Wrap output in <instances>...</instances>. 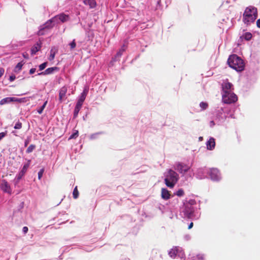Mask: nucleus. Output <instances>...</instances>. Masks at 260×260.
Wrapping results in <instances>:
<instances>
[{
    "label": "nucleus",
    "mask_w": 260,
    "mask_h": 260,
    "mask_svg": "<svg viewBox=\"0 0 260 260\" xmlns=\"http://www.w3.org/2000/svg\"><path fill=\"white\" fill-rule=\"evenodd\" d=\"M69 19V15L63 13L54 16L51 19L47 21L43 26H41L42 28L39 30L38 33V35H44L45 34L44 31H45L46 29H49L51 27H52L55 23H59V21L61 22H64L67 21Z\"/></svg>",
    "instance_id": "1"
},
{
    "label": "nucleus",
    "mask_w": 260,
    "mask_h": 260,
    "mask_svg": "<svg viewBox=\"0 0 260 260\" xmlns=\"http://www.w3.org/2000/svg\"><path fill=\"white\" fill-rule=\"evenodd\" d=\"M258 16L257 9L254 6L246 7L243 14V22L247 25L253 23Z\"/></svg>",
    "instance_id": "2"
},
{
    "label": "nucleus",
    "mask_w": 260,
    "mask_h": 260,
    "mask_svg": "<svg viewBox=\"0 0 260 260\" xmlns=\"http://www.w3.org/2000/svg\"><path fill=\"white\" fill-rule=\"evenodd\" d=\"M228 63L231 68L237 72H241L244 70V61L236 54H232L229 56Z\"/></svg>",
    "instance_id": "3"
},
{
    "label": "nucleus",
    "mask_w": 260,
    "mask_h": 260,
    "mask_svg": "<svg viewBox=\"0 0 260 260\" xmlns=\"http://www.w3.org/2000/svg\"><path fill=\"white\" fill-rule=\"evenodd\" d=\"M165 184L169 188H172L178 182L179 175L172 169H168L164 173Z\"/></svg>",
    "instance_id": "4"
},
{
    "label": "nucleus",
    "mask_w": 260,
    "mask_h": 260,
    "mask_svg": "<svg viewBox=\"0 0 260 260\" xmlns=\"http://www.w3.org/2000/svg\"><path fill=\"white\" fill-rule=\"evenodd\" d=\"M181 214L184 217L191 219H197L200 217V213L194 211L193 206L189 204H186L183 209Z\"/></svg>",
    "instance_id": "5"
},
{
    "label": "nucleus",
    "mask_w": 260,
    "mask_h": 260,
    "mask_svg": "<svg viewBox=\"0 0 260 260\" xmlns=\"http://www.w3.org/2000/svg\"><path fill=\"white\" fill-rule=\"evenodd\" d=\"M222 100L225 104L234 103L238 100V97L233 92H230L225 93H222Z\"/></svg>",
    "instance_id": "6"
},
{
    "label": "nucleus",
    "mask_w": 260,
    "mask_h": 260,
    "mask_svg": "<svg viewBox=\"0 0 260 260\" xmlns=\"http://www.w3.org/2000/svg\"><path fill=\"white\" fill-rule=\"evenodd\" d=\"M168 254L172 258H175L176 256H178L181 258L185 257V254L182 248L178 246L172 248L169 250Z\"/></svg>",
    "instance_id": "7"
},
{
    "label": "nucleus",
    "mask_w": 260,
    "mask_h": 260,
    "mask_svg": "<svg viewBox=\"0 0 260 260\" xmlns=\"http://www.w3.org/2000/svg\"><path fill=\"white\" fill-rule=\"evenodd\" d=\"M211 174V169L206 168H202L198 169L195 173L197 178L202 179L206 178L208 175Z\"/></svg>",
    "instance_id": "8"
},
{
    "label": "nucleus",
    "mask_w": 260,
    "mask_h": 260,
    "mask_svg": "<svg viewBox=\"0 0 260 260\" xmlns=\"http://www.w3.org/2000/svg\"><path fill=\"white\" fill-rule=\"evenodd\" d=\"M174 168L175 170L178 171L182 175H184L190 169L189 166L179 162L175 163Z\"/></svg>",
    "instance_id": "9"
},
{
    "label": "nucleus",
    "mask_w": 260,
    "mask_h": 260,
    "mask_svg": "<svg viewBox=\"0 0 260 260\" xmlns=\"http://www.w3.org/2000/svg\"><path fill=\"white\" fill-rule=\"evenodd\" d=\"M30 160H28L27 162L23 166L20 171L17 174L16 176L15 180H16L15 185L17 184L19 180L21 179V178L25 175L26 172L29 166L30 165Z\"/></svg>",
    "instance_id": "10"
},
{
    "label": "nucleus",
    "mask_w": 260,
    "mask_h": 260,
    "mask_svg": "<svg viewBox=\"0 0 260 260\" xmlns=\"http://www.w3.org/2000/svg\"><path fill=\"white\" fill-rule=\"evenodd\" d=\"M0 188L5 193H7L9 195L12 194V189L9 184V183L5 179H3L1 181L0 184Z\"/></svg>",
    "instance_id": "11"
},
{
    "label": "nucleus",
    "mask_w": 260,
    "mask_h": 260,
    "mask_svg": "<svg viewBox=\"0 0 260 260\" xmlns=\"http://www.w3.org/2000/svg\"><path fill=\"white\" fill-rule=\"evenodd\" d=\"M222 93H225L233 92L234 90L233 85L229 82L228 80H226L223 82L222 83Z\"/></svg>",
    "instance_id": "12"
},
{
    "label": "nucleus",
    "mask_w": 260,
    "mask_h": 260,
    "mask_svg": "<svg viewBox=\"0 0 260 260\" xmlns=\"http://www.w3.org/2000/svg\"><path fill=\"white\" fill-rule=\"evenodd\" d=\"M88 92V88L85 87L84 88L83 92L81 93L77 101V103L83 105V103L85 100L87 94Z\"/></svg>",
    "instance_id": "13"
},
{
    "label": "nucleus",
    "mask_w": 260,
    "mask_h": 260,
    "mask_svg": "<svg viewBox=\"0 0 260 260\" xmlns=\"http://www.w3.org/2000/svg\"><path fill=\"white\" fill-rule=\"evenodd\" d=\"M20 100L14 97H7L3 99L0 101V105H4L13 102H19Z\"/></svg>",
    "instance_id": "14"
},
{
    "label": "nucleus",
    "mask_w": 260,
    "mask_h": 260,
    "mask_svg": "<svg viewBox=\"0 0 260 260\" xmlns=\"http://www.w3.org/2000/svg\"><path fill=\"white\" fill-rule=\"evenodd\" d=\"M221 179V174L217 169L212 168V180L218 181Z\"/></svg>",
    "instance_id": "15"
},
{
    "label": "nucleus",
    "mask_w": 260,
    "mask_h": 260,
    "mask_svg": "<svg viewBox=\"0 0 260 260\" xmlns=\"http://www.w3.org/2000/svg\"><path fill=\"white\" fill-rule=\"evenodd\" d=\"M68 90V88L67 86H64L62 87L59 90V100L60 102H61L65 98L67 92Z\"/></svg>",
    "instance_id": "16"
},
{
    "label": "nucleus",
    "mask_w": 260,
    "mask_h": 260,
    "mask_svg": "<svg viewBox=\"0 0 260 260\" xmlns=\"http://www.w3.org/2000/svg\"><path fill=\"white\" fill-rule=\"evenodd\" d=\"M58 70V68H57L56 67L49 68L47 69L46 70H45L44 72L39 73L38 75L51 74L53 73L54 71H57Z\"/></svg>",
    "instance_id": "17"
},
{
    "label": "nucleus",
    "mask_w": 260,
    "mask_h": 260,
    "mask_svg": "<svg viewBox=\"0 0 260 260\" xmlns=\"http://www.w3.org/2000/svg\"><path fill=\"white\" fill-rule=\"evenodd\" d=\"M126 49V46L123 45L121 48L119 49V50L118 51V52L116 53V55L112 58V60L113 61H116L117 59V58H119L121 57L122 54H123V52L125 51Z\"/></svg>",
    "instance_id": "18"
},
{
    "label": "nucleus",
    "mask_w": 260,
    "mask_h": 260,
    "mask_svg": "<svg viewBox=\"0 0 260 260\" xmlns=\"http://www.w3.org/2000/svg\"><path fill=\"white\" fill-rule=\"evenodd\" d=\"M161 196L163 199L165 200H168L170 198V192L167 189L163 188L161 189Z\"/></svg>",
    "instance_id": "19"
},
{
    "label": "nucleus",
    "mask_w": 260,
    "mask_h": 260,
    "mask_svg": "<svg viewBox=\"0 0 260 260\" xmlns=\"http://www.w3.org/2000/svg\"><path fill=\"white\" fill-rule=\"evenodd\" d=\"M57 52V49L55 47L51 48L50 52V55L48 57V59L50 61H52L54 59L55 55Z\"/></svg>",
    "instance_id": "20"
},
{
    "label": "nucleus",
    "mask_w": 260,
    "mask_h": 260,
    "mask_svg": "<svg viewBox=\"0 0 260 260\" xmlns=\"http://www.w3.org/2000/svg\"><path fill=\"white\" fill-rule=\"evenodd\" d=\"M83 3L85 5L89 6L91 9L95 8L96 5L95 0H84Z\"/></svg>",
    "instance_id": "21"
},
{
    "label": "nucleus",
    "mask_w": 260,
    "mask_h": 260,
    "mask_svg": "<svg viewBox=\"0 0 260 260\" xmlns=\"http://www.w3.org/2000/svg\"><path fill=\"white\" fill-rule=\"evenodd\" d=\"M82 105L77 103L74 111V117L75 118L78 116L79 111L80 110Z\"/></svg>",
    "instance_id": "22"
},
{
    "label": "nucleus",
    "mask_w": 260,
    "mask_h": 260,
    "mask_svg": "<svg viewBox=\"0 0 260 260\" xmlns=\"http://www.w3.org/2000/svg\"><path fill=\"white\" fill-rule=\"evenodd\" d=\"M41 48V45L37 43L35 45H34L31 49V53L32 55L35 54L36 52H37Z\"/></svg>",
    "instance_id": "23"
},
{
    "label": "nucleus",
    "mask_w": 260,
    "mask_h": 260,
    "mask_svg": "<svg viewBox=\"0 0 260 260\" xmlns=\"http://www.w3.org/2000/svg\"><path fill=\"white\" fill-rule=\"evenodd\" d=\"M24 64V62L23 61H20L16 66L14 69V71L16 73L19 72L21 69L22 67Z\"/></svg>",
    "instance_id": "24"
},
{
    "label": "nucleus",
    "mask_w": 260,
    "mask_h": 260,
    "mask_svg": "<svg viewBox=\"0 0 260 260\" xmlns=\"http://www.w3.org/2000/svg\"><path fill=\"white\" fill-rule=\"evenodd\" d=\"M252 38V34L250 32H246L241 37V38L244 39L245 40L249 41Z\"/></svg>",
    "instance_id": "25"
},
{
    "label": "nucleus",
    "mask_w": 260,
    "mask_h": 260,
    "mask_svg": "<svg viewBox=\"0 0 260 260\" xmlns=\"http://www.w3.org/2000/svg\"><path fill=\"white\" fill-rule=\"evenodd\" d=\"M204 255L202 254H198L192 257V260H204Z\"/></svg>",
    "instance_id": "26"
},
{
    "label": "nucleus",
    "mask_w": 260,
    "mask_h": 260,
    "mask_svg": "<svg viewBox=\"0 0 260 260\" xmlns=\"http://www.w3.org/2000/svg\"><path fill=\"white\" fill-rule=\"evenodd\" d=\"M78 131L77 130H74L73 133L70 136L69 140L76 139L78 137Z\"/></svg>",
    "instance_id": "27"
},
{
    "label": "nucleus",
    "mask_w": 260,
    "mask_h": 260,
    "mask_svg": "<svg viewBox=\"0 0 260 260\" xmlns=\"http://www.w3.org/2000/svg\"><path fill=\"white\" fill-rule=\"evenodd\" d=\"M47 101H45L44 104L37 110V112L39 114H41L42 113L44 108H45L47 104Z\"/></svg>",
    "instance_id": "28"
},
{
    "label": "nucleus",
    "mask_w": 260,
    "mask_h": 260,
    "mask_svg": "<svg viewBox=\"0 0 260 260\" xmlns=\"http://www.w3.org/2000/svg\"><path fill=\"white\" fill-rule=\"evenodd\" d=\"M200 107L202 110H204L207 108L208 105L206 102H202L200 104Z\"/></svg>",
    "instance_id": "29"
},
{
    "label": "nucleus",
    "mask_w": 260,
    "mask_h": 260,
    "mask_svg": "<svg viewBox=\"0 0 260 260\" xmlns=\"http://www.w3.org/2000/svg\"><path fill=\"white\" fill-rule=\"evenodd\" d=\"M36 148V146L35 145H30L27 149L26 152V153H29L30 152H31L35 148Z\"/></svg>",
    "instance_id": "30"
},
{
    "label": "nucleus",
    "mask_w": 260,
    "mask_h": 260,
    "mask_svg": "<svg viewBox=\"0 0 260 260\" xmlns=\"http://www.w3.org/2000/svg\"><path fill=\"white\" fill-rule=\"evenodd\" d=\"M73 196L74 199H77L79 196V192L77 190V187L76 186L73 192Z\"/></svg>",
    "instance_id": "31"
},
{
    "label": "nucleus",
    "mask_w": 260,
    "mask_h": 260,
    "mask_svg": "<svg viewBox=\"0 0 260 260\" xmlns=\"http://www.w3.org/2000/svg\"><path fill=\"white\" fill-rule=\"evenodd\" d=\"M191 239V236L190 234H185L183 236V240L185 241H188Z\"/></svg>",
    "instance_id": "32"
},
{
    "label": "nucleus",
    "mask_w": 260,
    "mask_h": 260,
    "mask_svg": "<svg viewBox=\"0 0 260 260\" xmlns=\"http://www.w3.org/2000/svg\"><path fill=\"white\" fill-rule=\"evenodd\" d=\"M102 133V132H99V133H96L93 134H92V135H91L90 136V139L91 140L95 139H96L97 138V136L99 135H100Z\"/></svg>",
    "instance_id": "33"
},
{
    "label": "nucleus",
    "mask_w": 260,
    "mask_h": 260,
    "mask_svg": "<svg viewBox=\"0 0 260 260\" xmlns=\"http://www.w3.org/2000/svg\"><path fill=\"white\" fill-rule=\"evenodd\" d=\"M207 148L208 150H211V138H210L206 143Z\"/></svg>",
    "instance_id": "34"
},
{
    "label": "nucleus",
    "mask_w": 260,
    "mask_h": 260,
    "mask_svg": "<svg viewBox=\"0 0 260 260\" xmlns=\"http://www.w3.org/2000/svg\"><path fill=\"white\" fill-rule=\"evenodd\" d=\"M69 45L70 46L71 49H74L76 46V43L75 42V40H73L72 42L69 43Z\"/></svg>",
    "instance_id": "35"
},
{
    "label": "nucleus",
    "mask_w": 260,
    "mask_h": 260,
    "mask_svg": "<svg viewBox=\"0 0 260 260\" xmlns=\"http://www.w3.org/2000/svg\"><path fill=\"white\" fill-rule=\"evenodd\" d=\"M176 195L179 197H181L184 194V191L182 189H179L178 191H176Z\"/></svg>",
    "instance_id": "36"
},
{
    "label": "nucleus",
    "mask_w": 260,
    "mask_h": 260,
    "mask_svg": "<svg viewBox=\"0 0 260 260\" xmlns=\"http://www.w3.org/2000/svg\"><path fill=\"white\" fill-rule=\"evenodd\" d=\"M21 127H22V123L19 121L17 122L14 126L15 129H19L21 128Z\"/></svg>",
    "instance_id": "37"
},
{
    "label": "nucleus",
    "mask_w": 260,
    "mask_h": 260,
    "mask_svg": "<svg viewBox=\"0 0 260 260\" xmlns=\"http://www.w3.org/2000/svg\"><path fill=\"white\" fill-rule=\"evenodd\" d=\"M44 171V169H42L38 172V179L39 180H40L41 179V178L42 177Z\"/></svg>",
    "instance_id": "38"
},
{
    "label": "nucleus",
    "mask_w": 260,
    "mask_h": 260,
    "mask_svg": "<svg viewBox=\"0 0 260 260\" xmlns=\"http://www.w3.org/2000/svg\"><path fill=\"white\" fill-rule=\"evenodd\" d=\"M47 66V62H44L39 66V69L40 71L44 70Z\"/></svg>",
    "instance_id": "39"
},
{
    "label": "nucleus",
    "mask_w": 260,
    "mask_h": 260,
    "mask_svg": "<svg viewBox=\"0 0 260 260\" xmlns=\"http://www.w3.org/2000/svg\"><path fill=\"white\" fill-rule=\"evenodd\" d=\"M7 131L0 133V141L1 140H2L7 135Z\"/></svg>",
    "instance_id": "40"
},
{
    "label": "nucleus",
    "mask_w": 260,
    "mask_h": 260,
    "mask_svg": "<svg viewBox=\"0 0 260 260\" xmlns=\"http://www.w3.org/2000/svg\"><path fill=\"white\" fill-rule=\"evenodd\" d=\"M28 228L27 226H24L22 229V231L24 233V234H26L28 232Z\"/></svg>",
    "instance_id": "41"
},
{
    "label": "nucleus",
    "mask_w": 260,
    "mask_h": 260,
    "mask_svg": "<svg viewBox=\"0 0 260 260\" xmlns=\"http://www.w3.org/2000/svg\"><path fill=\"white\" fill-rule=\"evenodd\" d=\"M16 78V77L15 75H11L10 76L9 80L10 81H13Z\"/></svg>",
    "instance_id": "42"
},
{
    "label": "nucleus",
    "mask_w": 260,
    "mask_h": 260,
    "mask_svg": "<svg viewBox=\"0 0 260 260\" xmlns=\"http://www.w3.org/2000/svg\"><path fill=\"white\" fill-rule=\"evenodd\" d=\"M36 72V69L35 68H31L30 70H29V74H33L34 73H35Z\"/></svg>",
    "instance_id": "43"
},
{
    "label": "nucleus",
    "mask_w": 260,
    "mask_h": 260,
    "mask_svg": "<svg viewBox=\"0 0 260 260\" xmlns=\"http://www.w3.org/2000/svg\"><path fill=\"white\" fill-rule=\"evenodd\" d=\"M4 73V69L3 68H0V77L3 75Z\"/></svg>",
    "instance_id": "44"
},
{
    "label": "nucleus",
    "mask_w": 260,
    "mask_h": 260,
    "mask_svg": "<svg viewBox=\"0 0 260 260\" xmlns=\"http://www.w3.org/2000/svg\"><path fill=\"white\" fill-rule=\"evenodd\" d=\"M256 26L258 28H260V19H258L257 20V21H256Z\"/></svg>",
    "instance_id": "45"
},
{
    "label": "nucleus",
    "mask_w": 260,
    "mask_h": 260,
    "mask_svg": "<svg viewBox=\"0 0 260 260\" xmlns=\"http://www.w3.org/2000/svg\"><path fill=\"white\" fill-rule=\"evenodd\" d=\"M215 145V140L214 139H213L212 138V149L214 148V146Z\"/></svg>",
    "instance_id": "46"
},
{
    "label": "nucleus",
    "mask_w": 260,
    "mask_h": 260,
    "mask_svg": "<svg viewBox=\"0 0 260 260\" xmlns=\"http://www.w3.org/2000/svg\"><path fill=\"white\" fill-rule=\"evenodd\" d=\"M23 56L25 58H28V55L27 53H23Z\"/></svg>",
    "instance_id": "47"
},
{
    "label": "nucleus",
    "mask_w": 260,
    "mask_h": 260,
    "mask_svg": "<svg viewBox=\"0 0 260 260\" xmlns=\"http://www.w3.org/2000/svg\"><path fill=\"white\" fill-rule=\"evenodd\" d=\"M193 226V223L192 222H191L189 225H188V229H190L191 228H192Z\"/></svg>",
    "instance_id": "48"
},
{
    "label": "nucleus",
    "mask_w": 260,
    "mask_h": 260,
    "mask_svg": "<svg viewBox=\"0 0 260 260\" xmlns=\"http://www.w3.org/2000/svg\"><path fill=\"white\" fill-rule=\"evenodd\" d=\"M203 140V138L202 137H200L199 138V141H202Z\"/></svg>",
    "instance_id": "49"
},
{
    "label": "nucleus",
    "mask_w": 260,
    "mask_h": 260,
    "mask_svg": "<svg viewBox=\"0 0 260 260\" xmlns=\"http://www.w3.org/2000/svg\"><path fill=\"white\" fill-rule=\"evenodd\" d=\"M28 143V142L27 141H25V142L24 143L25 146H26L27 145Z\"/></svg>",
    "instance_id": "50"
},
{
    "label": "nucleus",
    "mask_w": 260,
    "mask_h": 260,
    "mask_svg": "<svg viewBox=\"0 0 260 260\" xmlns=\"http://www.w3.org/2000/svg\"><path fill=\"white\" fill-rule=\"evenodd\" d=\"M13 134H15V132L14 131H13L12 132Z\"/></svg>",
    "instance_id": "51"
}]
</instances>
